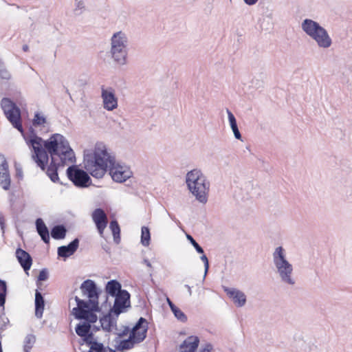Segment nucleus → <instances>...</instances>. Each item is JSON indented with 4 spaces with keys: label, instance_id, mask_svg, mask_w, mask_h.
<instances>
[{
    "label": "nucleus",
    "instance_id": "nucleus-1",
    "mask_svg": "<svg viewBox=\"0 0 352 352\" xmlns=\"http://www.w3.org/2000/svg\"><path fill=\"white\" fill-rule=\"evenodd\" d=\"M44 146L51 156V162L46 173L53 182L58 180V167L75 162L74 151L67 140L61 134L54 133L46 140Z\"/></svg>",
    "mask_w": 352,
    "mask_h": 352
},
{
    "label": "nucleus",
    "instance_id": "nucleus-2",
    "mask_svg": "<svg viewBox=\"0 0 352 352\" xmlns=\"http://www.w3.org/2000/svg\"><path fill=\"white\" fill-rule=\"evenodd\" d=\"M112 158L104 144H97L94 150L84 151V168L94 177L102 178L112 164Z\"/></svg>",
    "mask_w": 352,
    "mask_h": 352
},
{
    "label": "nucleus",
    "instance_id": "nucleus-3",
    "mask_svg": "<svg viewBox=\"0 0 352 352\" xmlns=\"http://www.w3.org/2000/svg\"><path fill=\"white\" fill-rule=\"evenodd\" d=\"M186 182L196 199L200 203L206 204L208 201L210 182L201 170L195 168L189 171L186 175Z\"/></svg>",
    "mask_w": 352,
    "mask_h": 352
},
{
    "label": "nucleus",
    "instance_id": "nucleus-4",
    "mask_svg": "<svg viewBox=\"0 0 352 352\" xmlns=\"http://www.w3.org/2000/svg\"><path fill=\"white\" fill-rule=\"evenodd\" d=\"M272 257L276 273L281 282L294 286L296 284V280L293 277V266L287 260L284 248L282 246L277 247L272 254Z\"/></svg>",
    "mask_w": 352,
    "mask_h": 352
},
{
    "label": "nucleus",
    "instance_id": "nucleus-5",
    "mask_svg": "<svg viewBox=\"0 0 352 352\" xmlns=\"http://www.w3.org/2000/svg\"><path fill=\"white\" fill-rule=\"evenodd\" d=\"M302 30L316 41L318 46L322 48H328L332 44V40L327 31L318 22L305 19L301 23Z\"/></svg>",
    "mask_w": 352,
    "mask_h": 352
},
{
    "label": "nucleus",
    "instance_id": "nucleus-6",
    "mask_svg": "<svg viewBox=\"0 0 352 352\" xmlns=\"http://www.w3.org/2000/svg\"><path fill=\"white\" fill-rule=\"evenodd\" d=\"M129 41L126 34L119 31L113 34L111 38L110 53L113 61L120 65L126 63Z\"/></svg>",
    "mask_w": 352,
    "mask_h": 352
},
{
    "label": "nucleus",
    "instance_id": "nucleus-7",
    "mask_svg": "<svg viewBox=\"0 0 352 352\" xmlns=\"http://www.w3.org/2000/svg\"><path fill=\"white\" fill-rule=\"evenodd\" d=\"M148 322L142 317L140 318L136 324L131 329L128 339L121 340L116 349L123 351L132 349L135 344L142 342L146 337Z\"/></svg>",
    "mask_w": 352,
    "mask_h": 352
},
{
    "label": "nucleus",
    "instance_id": "nucleus-8",
    "mask_svg": "<svg viewBox=\"0 0 352 352\" xmlns=\"http://www.w3.org/2000/svg\"><path fill=\"white\" fill-rule=\"evenodd\" d=\"M28 145L31 146L34 153L32 155L33 160L36 163L37 166L41 168L42 170H45V166L48 162L49 157L48 152L44 146V141L41 137H38L35 133L28 139H25Z\"/></svg>",
    "mask_w": 352,
    "mask_h": 352
},
{
    "label": "nucleus",
    "instance_id": "nucleus-9",
    "mask_svg": "<svg viewBox=\"0 0 352 352\" xmlns=\"http://www.w3.org/2000/svg\"><path fill=\"white\" fill-rule=\"evenodd\" d=\"M1 109L12 126L21 134H23L24 130L21 122V110L16 103L8 98H3L1 99Z\"/></svg>",
    "mask_w": 352,
    "mask_h": 352
},
{
    "label": "nucleus",
    "instance_id": "nucleus-10",
    "mask_svg": "<svg viewBox=\"0 0 352 352\" xmlns=\"http://www.w3.org/2000/svg\"><path fill=\"white\" fill-rule=\"evenodd\" d=\"M75 300L77 307H74L72 310L75 318L80 320H85L87 321L86 323L90 324L96 322L98 317L94 311H98L100 310L99 305H98V308L94 309L93 305L85 302V300L80 299L78 296H75Z\"/></svg>",
    "mask_w": 352,
    "mask_h": 352
},
{
    "label": "nucleus",
    "instance_id": "nucleus-11",
    "mask_svg": "<svg viewBox=\"0 0 352 352\" xmlns=\"http://www.w3.org/2000/svg\"><path fill=\"white\" fill-rule=\"evenodd\" d=\"M67 175L69 180L77 187L86 188L91 183L88 173L76 166H69L67 169Z\"/></svg>",
    "mask_w": 352,
    "mask_h": 352
},
{
    "label": "nucleus",
    "instance_id": "nucleus-12",
    "mask_svg": "<svg viewBox=\"0 0 352 352\" xmlns=\"http://www.w3.org/2000/svg\"><path fill=\"white\" fill-rule=\"evenodd\" d=\"M80 288L82 294L89 298V300L85 301V302L93 305L94 309L98 308L100 292L98 290L96 283L92 280L87 279L82 282Z\"/></svg>",
    "mask_w": 352,
    "mask_h": 352
},
{
    "label": "nucleus",
    "instance_id": "nucleus-13",
    "mask_svg": "<svg viewBox=\"0 0 352 352\" xmlns=\"http://www.w3.org/2000/svg\"><path fill=\"white\" fill-rule=\"evenodd\" d=\"M108 168L112 179L118 183L125 182L132 175L131 171L127 167L116 164L113 157L112 164H109Z\"/></svg>",
    "mask_w": 352,
    "mask_h": 352
},
{
    "label": "nucleus",
    "instance_id": "nucleus-14",
    "mask_svg": "<svg viewBox=\"0 0 352 352\" xmlns=\"http://www.w3.org/2000/svg\"><path fill=\"white\" fill-rule=\"evenodd\" d=\"M130 296V294L126 290H122L113 296L115 297L114 304L110 309L116 318L124 311L125 308L131 306Z\"/></svg>",
    "mask_w": 352,
    "mask_h": 352
},
{
    "label": "nucleus",
    "instance_id": "nucleus-15",
    "mask_svg": "<svg viewBox=\"0 0 352 352\" xmlns=\"http://www.w3.org/2000/svg\"><path fill=\"white\" fill-rule=\"evenodd\" d=\"M101 97L102 98L103 107L108 111H113L118 107V99L115 96L114 90L109 87H102Z\"/></svg>",
    "mask_w": 352,
    "mask_h": 352
},
{
    "label": "nucleus",
    "instance_id": "nucleus-16",
    "mask_svg": "<svg viewBox=\"0 0 352 352\" xmlns=\"http://www.w3.org/2000/svg\"><path fill=\"white\" fill-rule=\"evenodd\" d=\"M92 219L101 237L108 223L107 215L102 208H96L91 214Z\"/></svg>",
    "mask_w": 352,
    "mask_h": 352
},
{
    "label": "nucleus",
    "instance_id": "nucleus-17",
    "mask_svg": "<svg viewBox=\"0 0 352 352\" xmlns=\"http://www.w3.org/2000/svg\"><path fill=\"white\" fill-rule=\"evenodd\" d=\"M16 257L25 274L29 275L28 271L32 265V258L30 254L21 248H17L16 250Z\"/></svg>",
    "mask_w": 352,
    "mask_h": 352
},
{
    "label": "nucleus",
    "instance_id": "nucleus-18",
    "mask_svg": "<svg viewBox=\"0 0 352 352\" xmlns=\"http://www.w3.org/2000/svg\"><path fill=\"white\" fill-rule=\"evenodd\" d=\"M224 292L226 294L232 299L234 303L239 307H241L245 305L246 302V296L245 294L235 288H229L224 287Z\"/></svg>",
    "mask_w": 352,
    "mask_h": 352
},
{
    "label": "nucleus",
    "instance_id": "nucleus-19",
    "mask_svg": "<svg viewBox=\"0 0 352 352\" xmlns=\"http://www.w3.org/2000/svg\"><path fill=\"white\" fill-rule=\"evenodd\" d=\"M79 246V239L76 238L67 245H62L58 248V256L67 258L75 253Z\"/></svg>",
    "mask_w": 352,
    "mask_h": 352
},
{
    "label": "nucleus",
    "instance_id": "nucleus-20",
    "mask_svg": "<svg viewBox=\"0 0 352 352\" xmlns=\"http://www.w3.org/2000/svg\"><path fill=\"white\" fill-rule=\"evenodd\" d=\"M117 319L118 318H116V316L113 314V312L111 311L110 309L107 314L104 315L102 318H100V322L104 330L107 331H111L113 327L118 330L116 325Z\"/></svg>",
    "mask_w": 352,
    "mask_h": 352
},
{
    "label": "nucleus",
    "instance_id": "nucleus-21",
    "mask_svg": "<svg viewBox=\"0 0 352 352\" xmlns=\"http://www.w3.org/2000/svg\"><path fill=\"white\" fill-rule=\"evenodd\" d=\"M199 338L197 336H188L181 344L180 349H188L181 352H195L199 346Z\"/></svg>",
    "mask_w": 352,
    "mask_h": 352
},
{
    "label": "nucleus",
    "instance_id": "nucleus-22",
    "mask_svg": "<svg viewBox=\"0 0 352 352\" xmlns=\"http://www.w3.org/2000/svg\"><path fill=\"white\" fill-rule=\"evenodd\" d=\"M35 316L37 318L41 319L43 317V314L45 305V301L43 294L38 289L35 291Z\"/></svg>",
    "mask_w": 352,
    "mask_h": 352
},
{
    "label": "nucleus",
    "instance_id": "nucleus-23",
    "mask_svg": "<svg viewBox=\"0 0 352 352\" xmlns=\"http://www.w3.org/2000/svg\"><path fill=\"white\" fill-rule=\"evenodd\" d=\"M36 229L41 239L45 243H50V233L47 227L41 218H38L35 222Z\"/></svg>",
    "mask_w": 352,
    "mask_h": 352
},
{
    "label": "nucleus",
    "instance_id": "nucleus-24",
    "mask_svg": "<svg viewBox=\"0 0 352 352\" xmlns=\"http://www.w3.org/2000/svg\"><path fill=\"white\" fill-rule=\"evenodd\" d=\"M226 112L228 114L230 126L234 133V138L237 140H241L242 136L239 130L236 120L234 114L228 109H226Z\"/></svg>",
    "mask_w": 352,
    "mask_h": 352
},
{
    "label": "nucleus",
    "instance_id": "nucleus-25",
    "mask_svg": "<svg viewBox=\"0 0 352 352\" xmlns=\"http://www.w3.org/2000/svg\"><path fill=\"white\" fill-rule=\"evenodd\" d=\"M106 292L111 296H114L122 291L121 284L116 280H109L105 287Z\"/></svg>",
    "mask_w": 352,
    "mask_h": 352
},
{
    "label": "nucleus",
    "instance_id": "nucleus-26",
    "mask_svg": "<svg viewBox=\"0 0 352 352\" xmlns=\"http://www.w3.org/2000/svg\"><path fill=\"white\" fill-rule=\"evenodd\" d=\"M67 230L63 225L55 226L52 228L51 236L54 239H63L65 237Z\"/></svg>",
    "mask_w": 352,
    "mask_h": 352
},
{
    "label": "nucleus",
    "instance_id": "nucleus-27",
    "mask_svg": "<svg viewBox=\"0 0 352 352\" xmlns=\"http://www.w3.org/2000/svg\"><path fill=\"white\" fill-rule=\"evenodd\" d=\"M109 228L111 230L114 242L118 244L120 241V228L118 221L112 220L110 222Z\"/></svg>",
    "mask_w": 352,
    "mask_h": 352
},
{
    "label": "nucleus",
    "instance_id": "nucleus-28",
    "mask_svg": "<svg viewBox=\"0 0 352 352\" xmlns=\"http://www.w3.org/2000/svg\"><path fill=\"white\" fill-rule=\"evenodd\" d=\"M36 342V336L34 334H28L23 340V352H30Z\"/></svg>",
    "mask_w": 352,
    "mask_h": 352
},
{
    "label": "nucleus",
    "instance_id": "nucleus-29",
    "mask_svg": "<svg viewBox=\"0 0 352 352\" xmlns=\"http://www.w3.org/2000/svg\"><path fill=\"white\" fill-rule=\"evenodd\" d=\"M76 333L80 337H85L90 333L91 324L89 323L83 322L82 324H78L76 327Z\"/></svg>",
    "mask_w": 352,
    "mask_h": 352
},
{
    "label": "nucleus",
    "instance_id": "nucleus-30",
    "mask_svg": "<svg viewBox=\"0 0 352 352\" xmlns=\"http://www.w3.org/2000/svg\"><path fill=\"white\" fill-rule=\"evenodd\" d=\"M47 123L46 118L40 112H36L32 120V125L35 127L44 126Z\"/></svg>",
    "mask_w": 352,
    "mask_h": 352
},
{
    "label": "nucleus",
    "instance_id": "nucleus-31",
    "mask_svg": "<svg viewBox=\"0 0 352 352\" xmlns=\"http://www.w3.org/2000/svg\"><path fill=\"white\" fill-rule=\"evenodd\" d=\"M151 234L148 228L143 226L141 233V243L144 246H148L150 243Z\"/></svg>",
    "mask_w": 352,
    "mask_h": 352
},
{
    "label": "nucleus",
    "instance_id": "nucleus-32",
    "mask_svg": "<svg viewBox=\"0 0 352 352\" xmlns=\"http://www.w3.org/2000/svg\"><path fill=\"white\" fill-rule=\"evenodd\" d=\"M85 10V5L84 0H75L74 8L73 10L74 14L79 16Z\"/></svg>",
    "mask_w": 352,
    "mask_h": 352
},
{
    "label": "nucleus",
    "instance_id": "nucleus-33",
    "mask_svg": "<svg viewBox=\"0 0 352 352\" xmlns=\"http://www.w3.org/2000/svg\"><path fill=\"white\" fill-rule=\"evenodd\" d=\"M11 179L8 172L1 173V187L7 190L10 188Z\"/></svg>",
    "mask_w": 352,
    "mask_h": 352
},
{
    "label": "nucleus",
    "instance_id": "nucleus-34",
    "mask_svg": "<svg viewBox=\"0 0 352 352\" xmlns=\"http://www.w3.org/2000/svg\"><path fill=\"white\" fill-rule=\"evenodd\" d=\"M12 78L11 74L6 68L1 66V80H6L8 81V87L12 89L14 86L12 83L9 82Z\"/></svg>",
    "mask_w": 352,
    "mask_h": 352
},
{
    "label": "nucleus",
    "instance_id": "nucleus-35",
    "mask_svg": "<svg viewBox=\"0 0 352 352\" xmlns=\"http://www.w3.org/2000/svg\"><path fill=\"white\" fill-rule=\"evenodd\" d=\"M173 313L174 314V316H175V318L182 322H185L187 321V316H186V314L180 309H179L177 307L174 309L173 311Z\"/></svg>",
    "mask_w": 352,
    "mask_h": 352
},
{
    "label": "nucleus",
    "instance_id": "nucleus-36",
    "mask_svg": "<svg viewBox=\"0 0 352 352\" xmlns=\"http://www.w3.org/2000/svg\"><path fill=\"white\" fill-rule=\"evenodd\" d=\"M186 238L199 254L204 253V249L198 244V243L193 239V237L190 234H187Z\"/></svg>",
    "mask_w": 352,
    "mask_h": 352
},
{
    "label": "nucleus",
    "instance_id": "nucleus-37",
    "mask_svg": "<svg viewBox=\"0 0 352 352\" xmlns=\"http://www.w3.org/2000/svg\"><path fill=\"white\" fill-rule=\"evenodd\" d=\"M89 352H105V349L102 343L94 341L91 345Z\"/></svg>",
    "mask_w": 352,
    "mask_h": 352
},
{
    "label": "nucleus",
    "instance_id": "nucleus-38",
    "mask_svg": "<svg viewBox=\"0 0 352 352\" xmlns=\"http://www.w3.org/2000/svg\"><path fill=\"white\" fill-rule=\"evenodd\" d=\"M7 294V285L5 280H1V308L4 309V305L6 302V298Z\"/></svg>",
    "mask_w": 352,
    "mask_h": 352
},
{
    "label": "nucleus",
    "instance_id": "nucleus-39",
    "mask_svg": "<svg viewBox=\"0 0 352 352\" xmlns=\"http://www.w3.org/2000/svg\"><path fill=\"white\" fill-rule=\"evenodd\" d=\"M47 278H48V272H47V269L45 268V269L41 270L39 272V274L38 276V280L36 282V285L38 286V287H40V286L41 285V283H40L41 281L46 280Z\"/></svg>",
    "mask_w": 352,
    "mask_h": 352
},
{
    "label": "nucleus",
    "instance_id": "nucleus-40",
    "mask_svg": "<svg viewBox=\"0 0 352 352\" xmlns=\"http://www.w3.org/2000/svg\"><path fill=\"white\" fill-rule=\"evenodd\" d=\"M201 254L202 255L200 256V259L203 261V263L204 264V268H205V272H204V279L205 277L206 276L207 273L209 270V261H208L207 256L204 253Z\"/></svg>",
    "mask_w": 352,
    "mask_h": 352
},
{
    "label": "nucleus",
    "instance_id": "nucleus-41",
    "mask_svg": "<svg viewBox=\"0 0 352 352\" xmlns=\"http://www.w3.org/2000/svg\"><path fill=\"white\" fill-rule=\"evenodd\" d=\"M3 313L1 312V331L6 329L8 326H10L9 319L3 317Z\"/></svg>",
    "mask_w": 352,
    "mask_h": 352
},
{
    "label": "nucleus",
    "instance_id": "nucleus-42",
    "mask_svg": "<svg viewBox=\"0 0 352 352\" xmlns=\"http://www.w3.org/2000/svg\"><path fill=\"white\" fill-rule=\"evenodd\" d=\"M131 329L129 327H124L123 330L121 331H118L116 334L119 338H122L124 336H126L129 333H131Z\"/></svg>",
    "mask_w": 352,
    "mask_h": 352
},
{
    "label": "nucleus",
    "instance_id": "nucleus-43",
    "mask_svg": "<svg viewBox=\"0 0 352 352\" xmlns=\"http://www.w3.org/2000/svg\"><path fill=\"white\" fill-rule=\"evenodd\" d=\"M83 338V340L84 342H85L87 344L89 345H91L92 343L94 342V341H92V338H93V333L91 332L89 333L87 336H86L85 337H82Z\"/></svg>",
    "mask_w": 352,
    "mask_h": 352
},
{
    "label": "nucleus",
    "instance_id": "nucleus-44",
    "mask_svg": "<svg viewBox=\"0 0 352 352\" xmlns=\"http://www.w3.org/2000/svg\"><path fill=\"white\" fill-rule=\"evenodd\" d=\"M16 168V177L19 179H21L23 178V170L21 167L19 165H15Z\"/></svg>",
    "mask_w": 352,
    "mask_h": 352
},
{
    "label": "nucleus",
    "instance_id": "nucleus-45",
    "mask_svg": "<svg viewBox=\"0 0 352 352\" xmlns=\"http://www.w3.org/2000/svg\"><path fill=\"white\" fill-rule=\"evenodd\" d=\"M212 349V345L210 343H207L202 349H201L200 352H211Z\"/></svg>",
    "mask_w": 352,
    "mask_h": 352
},
{
    "label": "nucleus",
    "instance_id": "nucleus-46",
    "mask_svg": "<svg viewBox=\"0 0 352 352\" xmlns=\"http://www.w3.org/2000/svg\"><path fill=\"white\" fill-rule=\"evenodd\" d=\"M1 171L3 172H8V164L6 160H4L1 162Z\"/></svg>",
    "mask_w": 352,
    "mask_h": 352
},
{
    "label": "nucleus",
    "instance_id": "nucleus-47",
    "mask_svg": "<svg viewBox=\"0 0 352 352\" xmlns=\"http://www.w3.org/2000/svg\"><path fill=\"white\" fill-rule=\"evenodd\" d=\"M258 0H243L245 4L248 6H253L258 2Z\"/></svg>",
    "mask_w": 352,
    "mask_h": 352
},
{
    "label": "nucleus",
    "instance_id": "nucleus-48",
    "mask_svg": "<svg viewBox=\"0 0 352 352\" xmlns=\"http://www.w3.org/2000/svg\"><path fill=\"white\" fill-rule=\"evenodd\" d=\"M167 302H168V304L171 311H173L174 309H175L177 307V306H175L174 305V303L169 298H167Z\"/></svg>",
    "mask_w": 352,
    "mask_h": 352
},
{
    "label": "nucleus",
    "instance_id": "nucleus-49",
    "mask_svg": "<svg viewBox=\"0 0 352 352\" xmlns=\"http://www.w3.org/2000/svg\"><path fill=\"white\" fill-rule=\"evenodd\" d=\"M143 263L147 266L149 268H152V265H151V263H150V261L147 259V258H144L143 260Z\"/></svg>",
    "mask_w": 352,
    "mask_h": 352
},
{
    "label": "nucleus",
    "instance_id": "nucleus-50",
    "mask_svg": "<svg viewBox=\"0 0 352 352\" xmlns=\"http://www.w3.org/2000/svg\"><path fill=\"white\" fill-rule=\"evenodd\" d=\"M185 287L187 288L189 295L191 296L192 295L191 287L188 285H185Z\"/></svg>",
    "mask_w": 352,
    "mask_h": 352
},
{
    "label": "nucleus",
    "instance_id": "nucleus-51",
    "mask_svg": "<svg viewBox=\"0 0 352 352\" xmlns=\"http://www.w3.org/2000/svg\"><path fill=\"white\" fill-rule=\"evenodd\" d=\"M22 48L24 52H28L29 50V47L26 44L23 45Z\"/></svg>",
    "mask_w": 352,
    "mask_h": 352
},
{
    "label": "nucleus",
    "instance_id": "nucleus-52",
    "mask_svg": "<svg viewBox=\"0 0 352 352\" xmlns=\"http://www.w3.org/2000/svg\"><path fill=\"white\" fill-rule=\"evenodd\" d=\"M14 197V193H13V192H12V193L10 195V201H13Z\"/></svg>",
    "mask_w": 352,
    "mask_h": 352
},
{
    "label": "nucleus",
    "instance_id": "nucleus-53",
    "mask_svg": "<svg viewBox=\"0 0 352 352\" xmlns=\"http://www.w3.org/2000/svg\"><path fill=\"white\" fill-rule=\"evenodd\" d=\"M1 230L3 229V222L1 221Z\"/></svg>",
    "mask_w": 352,
    "mask_h": 352
},
{
    "label": "nucleus",
    "instance_id": "nucleus-54",
    "mask_svg": "<svg viewBox=\"0 0 352 352\" xmlns=\"http://www.w3.org/2000/svg\"><path fill=\"white\" fill-rule=\"evenodd\" d=\"M1 89H3V82H1Z\"/></svg>",
    "mask_w": 352,
    "mask_h": 352
},
{
    "label": "nucleus",
    "instance_id": "nucleus-55",
    "mask_svg": "<svg viewBox=\"0 0 352 352\" xmlns=\"http://www.w3.org/2000/svg\"><path fill=\"white\" fill-rule=\"evenodd\" d=\"M110 352H116L115 351L111 350Z\"/></svg>",
    "mask_w": 352,
    "mask_h": 352
}]
</instances>
